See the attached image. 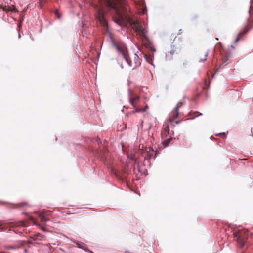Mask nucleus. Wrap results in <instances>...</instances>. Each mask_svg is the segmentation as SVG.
<instances>
[{
	"label": "nucleus",
	"instance_id": "nucleus-22",
	"mask_svg": "<svg viewBox=\"0 0 253 253\" xmlns=\"http://www.w3.org/2000/svg\"><path fill=\"white\" fill-rule=\"evenodd\" d=\"M218 135H219L221 138L223 139L225 138L226 137V134L224 133H220L218 134Z\"/></svg>",
	"mask_w": 253,
	"mask_h": 253
},
{
	"label": "nucleus",
	"instance_id": "nucleus-20",
	"mask_svg": "<svg viewBox=\"0 0 253 253\" xmlns=\"http://www.w3.org/2000/svg\"><path fill=\"white\" fill-rule=\"evenodd\" d=\"M46 1V0H40V7L41 8H42V4L45 3Z\"/></svg>",
	"mask_w": 253,
	"mask_h": 253
},
{
	"label": "nucleus",
	"instance_id": "nucleus-7",
	"mask_svg": "<svg viewBox=\"0 0 253 253\" xmlns=\"http://www.w3.org/2000/svg\"><path fill=\"white\" fill-rule=\"evenodd\" d=\"M183 105V103L181 102H178L174 109L171 112V115L169 118V121L170 123L173 122L175 119H176L179 115V109Z\"/></svg>",
	"mask_w": 253,
	"mask_h": 253
},
{
	"label": "nucleus",
	"instance_id": "nucleus-19",
	"mask_svg": "<svg viewBox=\"0 0 253 253\" xmlns=\"http://www.w3.org/2000/svg\"><path fill=\"white\" fill-rule=\"evenodd\" d=\"M29 219L31 220V221H32L33 222V224L36 226H40V224H39L38 223H37V222H36L35 221H34V219L33 217H29Z\"/></svg>",
	"mask_w": 253,
	"mask_h": 253
},
{
	"label": "nucleus",
	"instance_id": "nucleus-24",
	"mask_svg": "<svg viewBox=\"0 0 253 253\" xmlns=\"http://www.w3.org/2000/svg\"><path fill=\"white\" fill-rule=\"evenodd\" d=\"M39 227H40L42 230L45 231H46V229L45 227H43L40 225V226H38Z\"/></svg>",
	"mask_w": 253,
	"mask_h": 253
},
{
	"label": "nucleus",
	"instance_id": "nucleus-9",
	"mask_svg": "<svg viewBox=\"0 0 253 253\" xmlns=\"http://www.w3.org/2000/svg\"><path fill=\"white\" fill-rule=\"evenodd\" d=\"M139 99L140 98L138 96H132L130 98L129 102L133 108H136V103L139 101Z\"/></svg>",
	"mask_w": 253,
	"mask_h": 253
},
{
	"label": "nucleus",
	"instance_id": "nucleus-26",
	"mask_svg": "<svg viewBox=\"0 0 253 253\" xmlns=\"http://www.w3.org/2000/svg\"><path fill=\"white\" fill-rule=\"evenodd\" d=\"M148 108V106L147 105H146L145 108H144L143 109H145V111Z\"/></svg>",
	"mask_w": 253,
	"mask_h": 253
},
{
	"label": "nucleus",
	"instance_id": "nucleus-21",
	"mask_svg": "<svg viewBox=\"0 0 253 253\" xmlns=\"http://www.w3.org/2000/svg\"><path fill=\"white\" fill-rule=\"evenodd\" d=\"M145 59L146 60L149 62V63H150V62L151 61V59L150 57H148L147 55H145Z\"/></svg>",
	"mask_w": 253,
	"mask_h": 253
},
{
	"label": "nucleus",
	"instance_id": "nucleus-4",
	"mask_svg": "<svg viewBox=\"0 0 253 253\" xmlns=\"http://www.w3.org/2000/svg\"><path fill=\"white\" fill-rule=\"evenodd\" d=\"M233 235L236 240L241 247H243L248 237V231L246 230L235 229Z\"/></svg>",
	"mask_w": 253,
	"mask_h": 253
},
{
	"label": "nucleus",
	"instance_id": "nucleus-17",
	"mask_svg": "<svg viewBox=\"0 0 253 253\" xmlns=\"http://www.w3.org/2000/svg\"><path fill=\"white\" fill-rule=\"evenodd\" d=\"M145 109H141V108H136L133 112V113H138V112H145Z\"/></svg>",
	"mask_w": 253,
	"mask_h": 253
},
{
	"label": "nucleus",
	"instance_id": "nucleus-16",
	"mask_svg": "<svg viewBox=\"0 0 253 253\" xmlns=\"http://www.w3.org/2000/svg\"><path fill=\"white\" fill-rule=\"evenodd\" d=\"M247 31V30H246L244 32H241L239 34V36L235 39V43H236L238 42V41L239 40V39H240V36H241L242 35H243L244 34H245V33H246Z\"/></svg>",
	"mask_w": 253,
	"mask_h": 253
},
{
	"label": "nucleus",
	"instance_id": "nucleus-2",
	"mask_svg": "<svg viewBox=\"0 0 253 253\" xmlns=\"http://www.w3.org/2000/svg\"><path fill=\"white\" fill-rule=\"evenodd\" d=\"M110 37L112 44L117 50L119 54L121 55L123 58L125 59L129 66L131 67L132 69H134L140 66L141 60L136 54H134L132 57H130L125 45L121 42H115L110 35Z\"/></svg>",
	"mask_w": 253,
	"mask_h": 253
},
{
	"label": "nucleus",
	"instance_id": "nucleus-15",
	"mask_svg": "<svg viewBox=\"0 0 253 253\" xmlns=\"http://www.w3.org/2000/svg\"><path fill=\"white\" fill-rule=\"evenodd\" d=\"M193 116L192 117H190L189 119H194L195 117H197V116H198L200 115H202V114L200 113L199 112H194L193 113Z\"/></svg>",
	"mask_w": 253,
	"mask_h": 253
},
{
	"label": "nucleus",
	"instance_id": "nucleus-28",
	"mask_svg": "<svg viewBox=\"0 0 253 253\" xmlns=\"http://www.w3.org/2000/svg\"><path fill=\"white\" fill-rule=\"evenodd\" d=\"M175 123H176V124H178V123H179V122H178V121H176V122H175Z\"/></svg>",
	"mask_w": 253,
	"mask_h": 253
},
{
	"label": "nucleus",
	"instance_id": "nucleus-29",
	"mask_svg": "<svg viewBox=\"0 0 253 253\" xmlns=\"http://www.w3.org/2000/svg\"><path fill=\"white\" fill-rule=\"evenodd\" d=\"M21 24H20L19 25V27H21Z\"/></svg>",
	"mask_w": 253,
	"mask_h": 253
},
{
	"label": "nucleus",
	"instance_id": "nucleus-5",
	"mask_svg": "<svg viewBox=\"0 0 253 253\" xmlns=\"http://www.w3.org/2000/svg\"><path fill=\"white\" fill-rule=\"evenodd\" d=\"M96 18L99 21L100 23L104 27L108 28L107 22L105 19L104 15V11L101 8L97 7V13L96 14Z\"/></svg>",
	"mask_w": 253,
	"mask_h": 253
},
{
	"label": "nucleus",
	"instance_id": "nucleus-3",
	"mask_svg": "<svg viewBox=\"0 0 253 253\" xmlns=\"http://www.w3.org/2000/svg\"><path fill=\"white\" fill-rule=\"evenodd\" d=\"M27 226L26 222L23 220L8 223L3 221H0V231H3L9 229V230L13 231L16 233H22V231H19L17 228L21 227H24Z\"/></svg>",
	"mask_w": 253,
	"mask_h": 253
},
{
	"label": "nucleus",
	"instance_id": "nucleus-25",
	"mask_svg": "<svg viewBox=\"0 0 253 253\" xmlns=\"http://www.w3.org/2000/svg\"><path fill=\"white\" fill-rule=\"evenodd\" d=\"M182 33V30L181 29L179 30L178 34H180Z\"/></svg>",
	"mask_w": 253,
	"mask_h": 253
},
{
	"label": "nucleus",
	"instance_id": "nucleus-6",
	"mask_svg": "<svg viewBox=\"0 0 253 253\" xmlns=\"http://www.w3.org/2000/svg\"><path fill=\"white\" fill-rule=\"evenodd\" d=\"M51 212V211L48 210H42L41 211L36 212L41 218V221L42 223H45L49 220L47 217L50 216Z\"/></svg>",
	"mask_w": 253,
	"mask_h": 253
},
{
	"label": "nucleus",
	"instance_id": "nucleus-11",
	"mask_svg": "<svg viewBox=\"0 0 253 253\" xmlns=\"http://www.w3.org/2000/svg\"><path fill=\"white\" fill-rule=\"evenodd\" d=\"M181 49L179 47H173L170 51V54L173 56L174 54L177 55L181 52Z\"/></svg>",
	"mask_w": 253,
	"mask_h": 253
},
{
	"label": "nucleus",
	"instance_id": "nucleus-14",
	"mask_svg": "<svg viewBox=\"0 0 253 253\" xmlns=\"http://www.w3.org/2000/svg\"><path fill=\"white\" fill-rule=\"evenodd\" d=\"M29 205V204L27 202H22V203H20L17 204L16 205L15 207L16 208H20V207H23L24 206H26V205Z\"/></svg>",
	"mask_w": 253,
	"mask_h": 253
},
{
	"label": "nucleus",
	"instance_id": "nucleus-30",
	"mask_svg": "<svg viewBox=\"0 0 253 253\" xmlns=\"http://www.w3.org/2000/svg\"><path fill=\"white\" fill-rule=\"evenodd\" d=\"M0 253H5L4 252H0Z\"/></svg>",
	"mask_w": 253,
	"mask_h": 253
},
{
	"label": "nucleus",
	"instance_id": "nucleus-12",
	"mask_svg": "<svg viewBox=\"0 0 253 253\" xmlns=\"http://www.w3.org/2000/svg\"><path fill=\"white\" fill-rule=\"evenodd\" d=\"M172 140V138L171 137L167 139V140H165L163 142V144L165 147L168 146L169 143L171 142V141Z\"/></svg>",
	"mask_w": 253,
	"mask_h": 253
},
{
	"label": "nucleus",
	"instance_id": "nucleus-1",
	"mask_svg": "<svg viewBox=\"0 0 253 253\" xmlns=\"http://www.w3.org/2000/svg\"><path fill=\"white\" fill-rule=\"evenodd\" d=\"M104 2L107 6L114 10L117 16L120 19H126L133 29L137 35H139L143 42H149L147 37L148 30L142 28L141 22L138 20H134L127 13L129 9L127 3L126 1L121 2L119 0H99Z\"/></svg>",
	"mask_w": 253,
	"mask_h": 253
},
{
	"label": "nucleus",
	"instance_id": "nucleus-13",
	"mask_svg": "<svg viewBox=\"0 0 253 253\" xmlns=\"http://www.w3.org/2000/svg\"><path fill=\"white\" fill-rule=\"evenodd\" d=\"M3 10L5 11H13V12H16L17 11V9L15 8H13V9H12L9 6H5L3 8Z\"/></svg>",
	"mask_w": 253,
	"mask_h": 253
},
{
	"label": "nucleus",
	"instance_id": "nucleus-8",
	"mask_svg": "<svg viewBox=\"0 0 253 253\" xmlns=\"http://www.w3.org/2000/svg\"><path fill=\"white\" fill-rule=\"evenodd\" d=\"M169 127L168 124H164L163 125V130L161 133V135L163 138H166L169 134Z\"/></svg>",
	"mask_w": 253,
	"mask_h": 253
},
{
	"label": "nucleus",
	"instance_id": "nucleus-23",
	"mask_svg": "<svg viewBox=\"0 0 253 253\" xmlns=\"http://www.w3.org/2000/svg\"><path fill=\"white\" fill-rule=\"evenodd\" d=\"M36 236V237L35 239V240H37L38 237H42L43 236L42 235H41L40 234H38Z\"/></svg>",
	"mask_w": 253,
	"mask_h": 253
},
{
	"label": "nucleus",
	"instance_id": "nucleus-10",
	"mask_svg": "<svg viewBox=\"0 0 253 253\" xmlns=\"http://www.w3.org/2000/svg\"><path fill=\"white\" fill-rule=\"evenodd\" d=\"M208 51H204L199 54V61L200 62H204L206 60L207 57L208 56Z\"/></svg>",
	"mask_w": 253,
	"mask_h": 253
},
{
	"label": "nucleus",
	"instance_id": "nucleus-18",
	"mask_svg": "<svg viewBox=\"0 0 253 253\" xmlns=\"http://www.w3.org/2000/svg\"><path fill=\"white\" fill-rule=\"evenodd\" d=\"M54 13L56 15L58 19H60L61 18V14L59 13V11H58V10H55L54 11Z\"/></svg>",
	"mask_w": 253,
	"mask_h": 253
},
{
	"label": "nucleus",
	"instance_id": "nucleus-27",
	"mask_svg": "<svg viewBox=\"0 0 253 253\" xmlns=\"http://www.w3.org/2000/svg\"><path fill=\"white\" fill-rule=\"evenodd\" d=\"M128 157H129V158H130V159H132V160H133V159H134V158H133V157H132V156H130H130H128Z\"/></svg>",
	"mask_w": 253,
	"mask_h": 253
}]
</instances>
